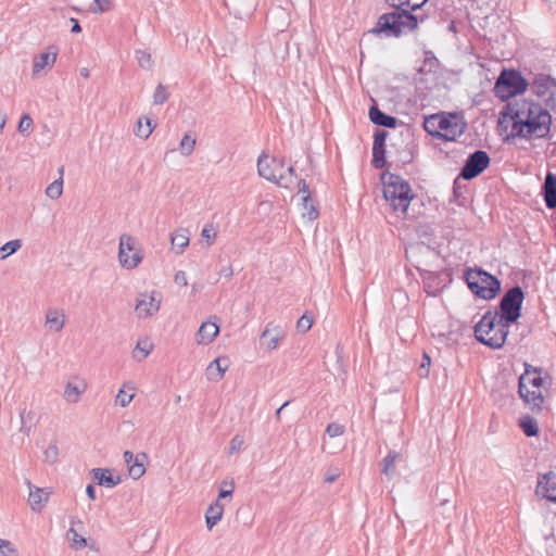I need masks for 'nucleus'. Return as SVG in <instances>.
<instances>
[{
	"label": "nucleus",
	"instance_id": "1",
	"mask_svg": "<svg viewBox=\"0 0 556 556\" xmlns=\"http://www.w3.org/2000/svg\"><path fill=\"white\" fill-rule=\"evenodd\" d=\"M394 10L382 14L371 33L386 37H400L418 27V17L412 12L420 9L428 0H384Z\"/></svg>",
	"mask_w": 556,
	"mask_h": 556
},
{
	"label": "nucleus",
	"instance_id": "2",
	"mask_svg": "<svg viewBox=\"0 0 556 556\" xmlns=\"http://www.w3.org/2000/svg\"><path fill=\"white\" fill-rule=\"evenodd\" d=\"M525 293L519 286H515L507 290L500 302V308L494 316L490 318L489 312V333L498 327L500 338L489 339L490 349H500L504 345L509 326L516 323L521 316V306Z\"/></svg>",
	"mask_w": 556,
	"mask_h": 556
},
{
	"label": "nucleus",
	"instance_id": "3",
	"mask_svg": "<svg viewBox=\"0 0 556 556\" xmlns=\"http://www.w3.org/2000/svg\"><path fill=\"white\" fill-rule=\"evenodd\" d=\"M514 110H518V125L522 137L543 138L549 132L552 117L547 110L540 104L528 101L513 102Z\"/></svg>",
	"mask_w": 556,
	"mask_h": 556
},
{
	"label": "nucleus",
	"instance_id": "4",
	"mask_svg": "<svg viewBox=\"0 0 556 556\" xmlns=\"http://www.w3.org/2000/svg\"><path fill=\"white\" fill-rule=\"evenodd\" d=\"M383 197L396 212L406 213L414 199L409 184L399 175L387 173L382 175Z\"/></svg>",
	"mask_w": 556,
	"mask_h": 556
},
{
	"label": "nucleus",
	"instance_id": "5",
	"mask_svg": "<svg viewBox=\"0 0 556 556\" xmlns=\"http://www.w3.org/2000/svg\"><path fill=\"white\" fill-rule=\"evenodd\" d=\"M285 167L283 159L269 157L267 154L262 153L257 160V172L264 179L276 184L282 188H289L296 178L293 166H289L286 173H282Z\"/></svg>",
	"mask_w": 556,
	"mask_h": 556
},
{
	"label": "nucleus",
	"instance_id": "6",
	"mask_svg": "<svg viewBox=\"0 0 556 556\" xmlns=\"http://www.w3.org/2000/svg\"><path fill=\"white\" fill-rule=\"evenodd\" d=\"M527 79L515 70H503L498 76L493 91L502 101L523 93L528 87Z\"/></svg>",
	"mask_w": 556,
	"mask_h": 556
},
{
	"label": "nucleus",
	"instance_id": "7",
	"mask_svg": "<svg viewBox=\"0 0 556 556\" xmlns=\"http://www.w3.org/2000/svg\"><path fill=\"white\" fill-rule=\"evenodd\" d=\"M143 250L134 236L129 233L121 235L117 258L123 268L128 270L137 268L143 261Z\"/></svg>",
	"mask_w": 556,
	"mask_h": 556
},
{
	"label": "nucleus",
	"instance_id": "8",
	"mask_svg": "<svg viewBox=\"0 0 556 556\" xmlns=\"http://www.w3.org/2000/svg\"><path fill=\"white\" fill-rule=\"evenodd\" d=\"M518 110H514L513 102H507L497 121V131L504 140L521 136V127L518 125Z\"/></svg>",
	"mask_w": 556,
	"mask_h": 556
},
{
	"label": "nucleus",
	"instance_id": "9",
	"mask_svg": "<svg viewBox=\"0 0 556 556\" xmlns=\"http://www.w3.org/2000/svg\"><path fill=\"white\" fill-rule=\"evenodd\" d=\"M162 294L156 290L140 292L136 298L135 313L139 319L151 318L161 308Z\"/></svg>",
	"mask_w": 556,
	"mask_h": 556
},
{
	"label": "nucleus",
	"instance_id": "10",
	"mask_svg": "<svg viewBox=\"0 0 556 556\" xmlns=\"http://www.w3.org/2000/svg\"><path fill=\"white\" fill-rule=\"evenodd\" d=\"M531 90L542 99L547 108L556 111V80L545 74H539L531 83Z\"/></svg>",
	"mask_w": 556,
	"mask_h": 556
},
{
	"label": "nucleus",
	"instance_id": "11",
	"mask_svg": "<svg viewBox=\"0 0 556 556\" xmlns=\"http://www.w3.org/2000/svg\"><path fill=\"white\" fill-rule=\"evenodd\" d=\"M440 123V138L447 141L456 140L466 129V123L457 114L442 115Z\"/></svg>",
	"mask_w": 556,
	"mask_h": 556
},
{
	"label": "nucleus",
	"instance_id": "12",
	"mask_svg": "<svg viewBox=\"0 0 556 556\" xmlns=\"http://www.w3.org/2000/svg\"><path fill=\"white\" fill-rule=\"evenodd\" d=\"M486 168V151H476L466 161L460 177L465 180L471 179L478 176L481 172Z\"/></svg>",
	"mask_w": 556,
	"mask_h": 556
},
{
	"label": "nucleus",
	"instance_id": "13",
	"mask_svg": "<svg viewBox=\"0 0 556 556\" xmlns=\"http://www.w3.org/2000/svg\"><path fill=\"white\" fill-rule=\"evenodd\" d=\"M85 533V525L77 516L70 519V528L66 532V539L70 542L71 548L79 551L88 545Z\"/></svg>",
	"mask_w": 556,
	"mask_h": 556
},
{
	"label": "nucleus",
	"instance_id": "14",
	"mask_svg": "<svg viewBox=\"0 0 556 556\" xmlns=\"http://www.w3.org/2000/svg\"><path fill=\"white\" fill-rule=\"evenodd\" d=\"M464 277L468 288L473 294L481 299H486V287L480 285V282H486V271L483 269L468 268Z\"/></svg>",
	"mask_w": 556,
	"mask_h": 556
},
{
	"label": "nucleus",
	"instance_id": "15",
	"mask_svg": "<svg viewBox=\"0 0 556 556\" xmlns=\"http://www.w3.org/2000/svg\"><path fill=\"white\" fill-rule=\"evenodd\" d=\"M285 330L273 323H268L261 333L262 345L265 346L267 352L278 349L280 341L285 338Z\"/></svg>",
	"mask_w": 556,
	"mask_h": 556
},
{
	"label": "nucleus",
	"instance_id": "16",
	"mask_svg": "<svg viewBox=\"0 0 556 556\" xmlns=\"http://www.w3.org/2000/svg\"><path fill=\"white\" fill-rule=\"evenodd\" d=\"M518 393L526 405L534 413H540L543 409L544 396L542 390L532 389L531 387L518 383Z\"/></svg>",
	"mask_w": 556,
	"mask_h": 556
},
{
	"label": "nucleus",
	"instance_id": "17",
	"mask_svg": "<svg viewBox=\"0 0 556 556\" xmlns=\"http://www.w3.org/2000/svg\"><path fill=\"white\" fill-rule=\"evenodd\" d=\"M66 323V314L63 308L50 307L45 314V328L49 332H61Z\"/></svg>",
	"mask_w": 556,
	"mask_h": 556
},
{
	"label": "nucleus",
	"instance_id": "18",
	"mask_svg": "<svg viewBox=\"0 0 556 556\" xmlns=\"http://www.w3.org/2000/svg\"><path fill=\"white\" fill-rule=\"evenodd\" d=\"M87 390V383L77 377L66 382L63 399L71 404L78 403Z\"/></svg>",
	"mask_w": 556,
	"mask_h": 556
},
{
	"label": "nucleus",
	"instance_id": "19",
	"mask_svg": "<svg viewBox=\"0 0 556 556\" xmlns=\"http://www.w3.org/2000/svg\"><path fill=\"white\" fill-rule=\"evenodd\" d=\"M536 493L548 501L556 502V473L549 471L539 479Z\"/></svg>",
	"mask_w": 556,
	"mask_h": 556
},
{
	"label": "nucleus",
	"instance_id": "20",
	"mask_svg": "<svg viewBox=\"0 0 556 556\" xmlns=\"http://www.w3.org/2000/svg\"><path fill=\"white\" fill-rule=\"evenodd\" d=\"M29 488L28 503L33 511L40 513L46 506L50 492L47 489H41L27 482Z\"/></svg>",
	"mask_w": 556,
	"mask_h": 556
},
{
	"label": "nucleus",
	"instance_id": "21",
	"mask_svg": "<svg viewBox=\"0 0 556 556\" xmlns=\"http://www.w3.org/2000/svg\"><path fill=\"white\" fill-rule=\"evenodd\" d=\"M519 384L525 388L531 387L532 389H543L544 380L542 377V370L538 368H531V366L526 365V371L519 377Z\"/></svg>",
	"mask_w": 556,
	"mask_h": 556
},
{
	"label": "nucleus",
	"instance_id": "22",
	"mask_svg": "<svg viewBox=\"0 0 556 556\" xmlns=\"http://www.w3.org/2000/svg\"><path fill=\"white\" fill-rule=\"evenodd\" d=\"M542 194L545 205L549 210L556 206V175L547 172L544 184L542 186Z\"/></svg>",
	"mask_w": 556,
	"mask_h": 556
},
{
	"label": "nucleus",
	"instance_id": "23",
	"mask_svg": "<svg viewBox=\"0 0 556 556\" xmlns=\"http://www.w3.org/2000/svg\"><path fill=\"white\" fill-rule=\"evenodd\" d=\"M229 367V359L226 356L217 357L206 368L207 379L211 381H219Z\"/></svg>",
	"mask_w": 556,
	"mask_h": 556
},
{
	"label": "nucleus",
	"instance_id": "24",
	"mask_svg": "<svg viewBox=\"0 0 556 556\" xmlns=\"http://www.w3.org/2000/svg\"><path fill=\"white\" fill-rule=\"evenodd\" d=\"M56 51L42 52L33 59V76H39V74L46 70L51 68L56 61Z\"/></svg>",
	"mask_w": 556,
	"mask_h": 556
},
{
	"label": "nucleus",
	"instance_id": "25",
	"mask_svg": "<svg viewBox=\"0 0 556 556\" xmlns=\"http://www.w3.org/2000/svg\"><path fill=\"white\" fill-rule=\"evenodd\" d=\"M219 327L212 321L203 323L197 333V342L199 344H208L211 343L218 334Z\"/></svg>",
	"mask_w": 556,
	"mask_h": 556
},
{
	"label": "nucleus",
	"instance_id": "26",
	"mask_svg": "<svg viewBox=\"0 0 556 556\" xmlns=\"http://www.w3.org/2000/svg\"><path fill=\"white\" fill-rule=\"evenodd\" d=\"M190 232L187 228H178L170 235V243L177 254H181L189 245Z\"/></svg>",
	"mask_w": 556,
	"mask_h": 556
},
{
	"label": "nucleus",
	"instance_id": "27",
	"mask_svg": "<svg viewBox=\"0 0 556 556\" xmlns=\"http://www.w3.org/2000/svg\"><path fill=\"white\" fill-rule=\"evenodd\" d=\"M224 505L217 498L205 511V522L208 530H212L223 518Z\"/></svg>",
	"mask_w": 556,
	"mask_h": 556
},
{
	"label": "nucleus",
	"instance_id": "28",
	"mask_svg": "<svg viewBox=\"0 0 556 556\" xmlns=\"http://www.w3.org/2000/svg\"><path fill=\"white\" fill-rule=\"evenodd\" d=\"M92 476L98 484L106 488H113L121 483V478L118 476H113L110 469L94 468L92 469Z\"/></svg>",
	"mask_w": 556,
	"mask_h": 556
},
{
	"label": "nucleus",
	"instance_id": "29",
	"mask_svg": "<svg viewBox=\"0 0 556 556\" xmlns=\"http://www.w3.org/2000/svg\"><path fill=\"white\" fill-rule=\"evenodd\" d=\"M369 117L374 124L388 128H394L397 123L395 117L384 114L377 106L370 108Z\"/></svg>",
	"mask_w": 556,
	"mask_h": 556
},
{
	"label": "nucleus",
	"instance_id": "30",
	"mask_svg": "<svg viewBox=\"0 0 556 556\" xmlns=\"http://www.w3.org/2000/svg\"><path fill=\"white\" fill-rule=\"evenodd\" d=\"M402 456L395 451H390L389 454L381 462V472L388 478L395 475V464L401 460Z\"/></svg>",
	"mask_w": 556,
	"mask_h": 556
},
{
	"label": "nucleus",
	"instance_id": "31",
	"mask_svg": "<svg viewBox=\"0 0 556 556\" xmlns=\"http://www.w3.org/2000/svg\"><path fill=\"white\" fill-rule=\"evenodd\" d=\"M59 174H60L59 179L51 182L46 188V191H45L46 195L52 200L59 199L63 193V174H64L63 166L59 168Z\"/></svg>",
	"mask_w": 556,
	"mask_h": 556
},
{
	"label": "nucleus",
	"instance_id": "32",
	"mask_svg": "<svg viewBox=\"0 0 556 556\" xmlns=\"http://www.w3.org/2000/svg\"><path fill=\"white\" fill-rule=\"evenodd\" d=\"M36 417V413L33 409H22L20 412V419H21V427L20 431L23 432L26 435H29L31 428H33V421Z\"/></svg>",
	"mask_w": 556,
	"mask_h": 556
},
{
	"label": "nucleus",
	"instance_id": "33",
	"mask_svg": "<svg viewBox=\"0 0 556 556\" xmlns=\"http://www.w3.org/2000/svg\"><path fill=\"white\" fill-rule=\"evenodd\" d=\"M519 427L527 437H535L539 433V427L536 420L527 415L519 419Z\"/></svg>",
	"mask_w": 556,
	"mask_h": 556
},
{
	"label": "nucleus",
	"instance_id": "34",
	"mask_svg": "<svg viewBox=\"0 0 556 556\" xmlns=\"http://www.w3.org/2000/svg\"><path fill=\"white\" fill-rule=\"evenodd\" d=\"M442 115L435 114L427 117L425 119L424 126L427 132H429L432 136L440 137L441 132V119Z\"/></svg>",
	"mask_w": 556,
	"mask_h": 556
},
{
	"label": "nucleus",
	"instance_id": "35",
	"mask_svg": "<svg viewBox=\"0 0 556 556\" xmlns=\"http://www.w3.org/2000/svg\"><path fill=\"white\" fill-rule=\"evenodd\" d=\"M22 247L20 239L11 240L0 248V260H5Z\"/></svg>",
	"mask_w": 556,
	"mask_h": 556
},
{
	"label": "nucleus",
	"instance_id": "36",
	"mask_svg": "<svg viewBox=\"0 0 556 556\" xmlns=\"http://www.w3.org/2000/svg\"><path fill=\"white\" fill-rule=\"evenodd\" d=\"M195 138L191 137L189 134H186L179 144V151L184 156H189L194 151L195 147Z\"/></svg>",
	"mask_w": 556,
	"mask_h": 556
},
{
	"label": "nucleus",
	"instance_id": "37",
	"mask_svg": "<svg viewBox=\"0 0 556 556\" xmlns=\"http://www.w3.org/2000/svg\"><path fill=\"white\" fill-rule=\"evenodd\" d=\"M201 237L206 241V245L211 247L217 238V227L213 223L206 224L201 231Z\"/></svg>",
	"mask_w": 556,
	"mask_h": 556
},
{
	"label": "nucleus",
	"instance_id": "38",
	"mask_svg": "<svg viewBox=\"0 0 556 556\" xmlns=\"http://www.w3.org/2000/svg\"><path fill=\"white\" fill-rule=\"evenodd\" d=\"M135 54L138 64L142 70L149 71L152 68L153 60L151 53H149L147 50H137Z\"/></svg>",
	"mask_w": 556,
	"mask_h": 556
},
{
	"label": "nucleus",
	"instance_id": "39",
	"mask_svg": "<svg viewBox=\"0 0 556 556\" xmlns=\"http://www.w3.org/2000/svg\"><path fill=\"white\" fill-rule=\"evenodd\" d=\"M146 460H132L128 467L129 476L134 479L141 478L146 472Z\"/></svg>",
	"mask_w": 556,
	"mask_h": 556
},
{
	"label": "nucleus",
	"instance_id": "40",
	"mask_svg": "<svg viewBox=\"0 0 556 556\" xmlns=\"http://www.w3.org/2000/svg\"><path fill=\"white\" fill-rule=\"evenodd\" d=\"M485 320L486 314L481 316L480 320L476 324L473 328L476 339L484 345H486V330L483 329Z\"/></svg>",
	"mask_w": 556,
	"mask_h": 556
},
{
	"label": "nucleus",
	"instance_id": "41",
	"mask_svg": "<svg viewBox=\"0 0 556 556\" xmlns=\"http://www.w3.org/2000/svg\"><path fill=\"white\" fill-rule=\"evenodd\" d=\"M384 153H386L384 148L377 149V147H372L371 163L375 168L380 169L386 165Z\"/></svg>",
	"mask_w": 556,
	"mask_h": 556
},
{
	"label": "nucleus",
	"instance_id": "42",
	"mask_svg": "<svg viewBox=\"0 0 556 556\" xmlns=\"http://www.w3.org/2000/svg\"><path fill=\"white\" fill-rule=\"evenodd\" d=\"M113 9L112 0H93V7L90 8L92 13H105Z\"/></svg>",
	"mask_w": 556,
	"mask_h": 556
},
{
	"label": "nucleus",
	"instance_id": "43",
	"mask_svg": "<svg viewBox=\"0 0 556 556\" xmlns=\"http://www.w3.org/2000/svg\"><path fill=\"white\" fill-rule=\"evenodd\" d=\"M168 97L169 92L167 91V88L164 85L160 84L154 91L153 103L157 105L163 104L167 101Z\"/></svg>",
	"mask_w": 556,
	"mask_h": 556
},
{
	"label": "nucleus",
	"instance_id": "44",
	"mask_svg": "<svg viewBox=\"0 0 556 556\" xmlns=\"http://www.w3.org/2000/svg\"><path fill=\"white\" fill-rule=\"evenodd\" d=\"M501 290V281L497 277L489 273V300L498 295Z\"/></svg>",
	"mask_w": 556,
	"mask_h": 556
},
{
	"label": "nucleus",
	"instance_id": "45",
	"mask_svg": "<svg viewBox=\"0 0 556 556\" xmlns=\"http://www.w3.org/2000/svg\"><path fill=\"white\" fill-rule=\"evenodd\" d=\"M313 323V317L308 314H304L298 319L296 329L298 331L305 333L312 328Z\"/></svg>",
	"mask_w": 556,
	"mask_h": 556
},
{
	"label": "nucleus",
	"instance_id": "46",
	"mask_svg": "<svg viewBox=\"0 0 556 556\" xmlns=\"http://www.w3.org/2000/svg\"><path fill=\"white\" fill-rule=\"evenodd\" d=\"M0 556H18V553L13 543L0 539Z\"/></svg>",
	"mask_w": 556,
	"mask_h": 556
},
{
	"label": "nucleus",
	"instance_id": "47",
	"mask_svg": "<svg viewBox=\"0 0 556 556\" xmlns=\"http://www.w3.org/2000/svg\"><path fill=\"white\" fill-rule=\"evenodd\" d=\"M153 128L144 127L143 117H139L135 128V135L143 140L148 139L152 134Z\"/></svg>",
	"mask_w": 556,
	"mask_h": 556
},
{
	"label": "nucleus",
	"instance_id": "48",
	"mask_svg": "<svg viewBox=\"0 0 556 556\" xmlns=\"http://www.w3.org/2000/svg\"><path fill=\"white\" fill-rule=\"evenodd\" d=\"M298 187H299V193L302 195V206L306 207L307 204L309 203V198H311L308 185L306 184V181L304 179H300Z\"/></svg>",
	"mask_w": 556,
	"mask_h": 556
},
{
	"label": "nucleus",
	"instance_id": "49",
	"mask_svg": "<svg viewBox=\"0 0 556 556\" xmlns=\"http://www.w3.org/2000/svg\"><path fill=\"white\" fill-rule=\"evenodd\" d=\"M244 445L243 435L237 434L235 435L229 443V454L239 453Z\"/></svg>",
	"mask_w": 556,
	"mask_h": 556
},
{
	"label": "nucleus",
	"instance_id": "50",
	"mask_svg": "<svg viewBox=\"0 0 556 556\" xmlns=\"http://www.w3.org/2000/svg\"><path fill=\"white\" fill-rule=\"evenodd\" d=\"M45 460L49 464H53L58 460L59 450L55 444H50L43 452Z\"/></svg>",
	"mask_w": 556,
	"mask_h": 556
},
{
	"label": "nucleus",
	"instance_id": "51",
	"mask_svg": "<svg viewBox=\"0 0 556 556\" xmlns=\"http://www.w3.org/2000/svg\"><path fill=\"white\" fill-rule=\"evenodd\" d=\"M135 394L128 393L124 389H121L116 395V403L121 405L122 407H126L130 404L132 401Z\"/></svg>",
	"mask_w": 556,
	"mask_h": 556
},
{
	"label": "nucleus",
	"instance_id": "52",
	"mask_svg": "<svg viewBox=\"0 0 556 556\" xmlns=\"http://www.w3.org/2000/svg\"><path fill=\"white\" fill-rule=\"evenodd\" d=\"M303 217H306L308 220H315L318 215H319V212L317 210V207L314 205L312 199L309 198V203L307 204V206H303V213H302Z\"/></svg>",
	"mask_w": 556,
	"mask_h": 556
},
{
	"label": "nucleus",
	"instance_id": "53",
	"mask_svg": "<svg viewBox=\"0 0 556 556\" xmlns=\"http://www.w3.org/2000/svg\"><path fill=\"white\" fill-rule=\"evenodd\" d=\"M345 431V428L343 425H340L338 422H331L327 426L326 432L330 438L342 435Z\"/></svg>",
	"mask_w": 556,
	"mask_h": 556
},
{
	"label": "nucleus",
	"instance_id": "54",
	"mask_svg": "<svg viewBox=\"0 0 556 556\" xmlns=\"http://www.w3.org/2000/svg\"><path fill=\"white\" fill-rule=\"evenodd\" d=\"M124 462L126 463V465L129 467L130 466V463L132 460H147V455L146 453H139L137 455H135L132 452L130 451H126L124 452Z\"/></svg>",
	"mask_w": 556,
	"mask_h": 556
},
{
	"label": "nucleus",
	"instance_id": "55",
	"mask_svg": "<svg viewBox=\"0 0 556 556\" xmlns=\"http://www.w3.org/2000/svg\"><path fill=\"white\" fill-rule=\"evenodd\" d=\"M223 485L224 486L228 485L229 489L228 488L220 489L219 494H218L219 501L224 500L226 497L231 498L233 490H235V482L232 480L230 482L224 481Z\"/></svg>",
	"mask_w": 556,
	"mask_h": 556
},
{
	"label": "nucleus",
	"instance_id": "56",
	"mask_svg": "<svg viewBox=\"0 0 556 556\" xmlns=\"http://www.w3.org/2000/svg\"><path fill=\"white\" fill-rule=\"evenodd\" d=\"M151 350L152 345L148 341H139L136 345V351L142 354L139 361L144 359L150 354Z\"/></svg>",
	"mask_w": 556,
	"mask_h": 556
},
{
	"label": "nucleus",
	"instance_id": "57",
	"mask_svg": "<svg viewBox=\"0 0 556 556\" xmlns=\"http://www.w3.org/2000/svg\"><path fill=\"white\" fill-rule=\"evenodd\" d=\"M387 136H388V134L384 130L376 131V134L374 136L372 147H377V149L384 148V142H386Z\"/></svg>",
	"mask_w": 556,
	"mask_h": 556
},
{
	"label": "nucleus",
	"instance_id": "58",
	"mask_svg": "<svg viewBox=\"0 0 556 556\" xmlns=\"http://www.w3.org/2000/svg\"><path fill=\"white\" fill-rule=\"evenodd\" d=\"M33 125V119L28 114H25L22 116L20 123H18V131L25 132L30 129Z\"/></svg>",
	"mask_w": 556,
	"mask_h": 556
},
{
	"label": "nucleus",
	"instance_id": "59",
	"mask_svg": "<svg viewBox=\"0 0 556 556\" xmlns=\"http://www.w3.org/2000/svg\"><path fill=\"white\" fill-rule=\"evenodd\" d=\"M430 363H431L430 357L427 354H424L422 363L418 369L420 377H428Z\"/></svg>",
	"mask_w": 556,
	"mask_h": 556
},
{
	"label": "nucleus",
	"instance_id": "60",
	"mask_svg": "<svg viewBox=\"0 0 556 556\" xmlns=\"http://www.w3.org/2000/svg\"><path fill=\"white\" fill-rule=\"evenodd\" d=\"M174 281L177 285L186 287L188 285L187 274L184 270H178L174 276Z\"/></svg>",
	"mask_w": 556,
	"mask_h": 556
},
{
	"label": "nucleus",
	"instance_id": "61",
	"mask_svg": "<svg viewBox=\"0 0 556 556\" xmlns=\"http://www.w3.org/2000/svg\"><path fill=\"white\" fill-rule=\"evenodd\" d=\"M339 477L338 470H329L325 477V482L332 483L334 482Z\"/></svg>",
	"mask_w": 556,
	"mask_h": 556
},
{
	"label": "nucleus",
	"instance_id": "62",
	"mask_svg": "<svg viewBox=\"0 0 556 556\" xmlns=\"http://www.w3.org/2000/svg\"><path fill=\"white\" fill-rule=\"evenodd\" d=\"M273 203L270 201H261L258 204V208L263 210L265 212H268L271 210Z\"/></svg>",
	"mask_w": 556,
	"mask_h": 556
},
{
	"label": "nucleus",
	"instance_id": "63",
	"mask_svg": "<svg viewBox=\"0 0 556 556\" xmlns=\"http://www.w3.org/2000/svg\"><path fill=\"white\" fill-rule=\"evenodd\" d=\"M220 274L224 275L226 278H230L232 275H233V269L232 267L229 265L227 267H224L222 270H220Z\"/></svg>",
	"mask_w": 556,
	"mask_h": 556
},
{
	"label": "nucleus",
	"instance_id": "64",
	"mask_svg": "<svg viewBox=\"0 0 556 556\" xmlns=\"http://www.w3.org/2000/svg\"><path fill=\"white\" fill-rule=\"evenodd\" d=\"M86 492H87L88 497L91 501L96 500V491L91 484L87 485Z\"/></svg>",
	"mask_w": 556,
	"mask_h": 556
}]
</instances>
